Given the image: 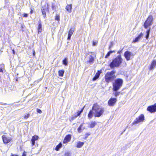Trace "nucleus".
<instances>
[{"label": "nucleus", "instance_id": "obj_1", "mask_svg": "<svg viewBox=\"0 0 156 156\" xmlns=\"http://www.w3.org/2000/svg\"><path fill=\"white\" fill-rule=\"evenodd\" d=\"M104 111V108L101 107L97 103H95L93 105L92 109L90 111L88 114V118L91 119L93 115L95 117H99L102 115Z\"/></svg>", "mask_w": 156, "mask_h": 156}, {"label": "nucleus", "instance_id": "obj_2", "mask_svg": "<svg viewBox=\"0 0 156 156\" xmlns=\"http://www.w3.org/2000/svg\"><path fill=\"white\" fill-rule=\"evenodd\" d=\"M122 61L121 55H119L112 60L109 64V66L112 69L118 67L121 64Z\"/></svg>", "mask_w": 156, "mask_h": 156}, {"label": "nucleus", "instance_id": "obj_3", "mask_svg": "<svg viewBox=\"0 0 156 156\" xmlns=\"http://www.w3.org/2000/svg\"><path fill=\"white\" fill-rule=\"evenodd\" d=\"M116 72L115 70H112L107 72L105 76L106 82L108 83L111 82L116 78V76L115 74Z\"/></svg>", "mask_w": 156, "mask_h": 156}, {"label": "nucleus", "instance_id": "obj_4", "mask_svg": "<svg viewBox=\"0 0 156 156\" xmlns=\"http://www.w3.org/2000/svg\"><path fill=\"white\" fill-rule=\"evenodd\" d=\"M123 80L122 79H116L113 83V91H118L122 86Z\"/></svg>", "mask_w": 156, "mask_h": 156}, {"label": "nucleus", "instance_id": "obj_5", "mask_svg": "<svg viewBox=\"0 0 156 156\" xmlns=\"http://www.w3.org/2000/svg\"><path fill=\"white\" fill-rule=\"evenodd\" d=\"M153 22V16L151 15L149 16L144 23V26L145 28L147 29L148 27L151 26Z\"/></svg>", "mask_w": 156, "mask_h": 156}, {"label": "nucleus", "instance_id": "obj_6", "mask_svg": "<svg viewBox=\"0 0 156 156\" xmlns=\"http://www.w3.org/2000/svg\"><path fill=\"white\" fill-rule=\"evenodd\" d=\"M144 117L143 115H141L138 117L136 118L133 123V125L137 124L140 122H143L144 120Z\"/></svg>", "mask_w": 156, "mask_h": 156}, {"label": "nucleus", "instance_id": "obj_7", "mask_svg": "<svg viewBox=\"0 0 156 156\" xmlns=\"http://www.w3.org/2000/svg\"><path fill=\"white\" fill-rule=\"evenodd\" d=\"M134 55L132 53L127 51L124 53V56L127 61H129L131 57H133Z\"/></svg>", "mask_w": 156, "mask_h": 156}, {"label": "nucleus", "instance_id": "obj_8", "mask_svg": "<svg viewBox=\"0 0 156 156\" xmlns=\"http://www.w3.org/2000/svg\"><path fill=\"white\" fill-rule=\"evenodd\" d=\"M147 110L151 113L155 112H156V103L148 106Z\"/></svg>", "mask_w": 156, "mask_h": 156}, {"label": "nucleus", "instance_id": "obj_9", "mask_svg": "<svg viewBox=\"0 0 156 156\" xmlns=\"http://www.w3.org/2000/svg\"><path fill=\"white\" fill-rule=\"evenodd\" d=\"M117 101L115 98H111L108 101V105L110 106H113Z\"/></svg>", "mask_w": 156, "mask_h": 156}, {"label": "nucleus", "instance_id": "obj_10", "mask_svg": "<svg viewBox=\"0 0 156 156\" xmlns=\"http://www.w3.org/2000/svg\"><path fill=\"white\" fill-rule=\"evenodd\" d=\"M3 142L5 144H7L9 143L11 140L10 138L6 137L5 135H3L2 136Z\"/></svg>", "mask_w": 156, "mask_h": 156}, {"label": "nucleus", "instance_id": "obj_11", "mask_svg": "<svg viewBox=\"0 0 156 156\" xmlns=\"http://www.w3.org/2000/svg\"><path fill=\"white\" fill-rule=\"evenodd\" d=\"M71 138V136L70 135L68 134L67 135L64 139L63 143L64 144L67 143L70 141Z\"/></svg>", "mask_w": 156, "mask_h": 156}, {"label": "nucleus", "instance_id": "obj_12", "mask_svg": "<svg viewBox=\"0 0 156 156\" xmlns=\"http://www.w3.org/2000/svg\"><path fill=\"white\" fill-rule=\"evenodd\" d=\"M143 34L142 33H141L133 41V43H136L138 42L140 39L142 37Z\"/></svg>", "mask_w": 156, "mask_h": 156}, {"label": "nucleus", "instance_id": "obj_13", "mask_svg": "<svg viewBox=\"0 0 156 156\" xmlns=\"http://www.w3.org/2000/svg\"><path fill=\"white\" fill-rule=\"evenodd\" d=\"M94 57L91 55H90L89 58V60L87 61V63H89L90 64H91L94 62Z\"/></svg>", "mask_w": 156, "mask_h": 156}, {"label": "nucleus", "instance_id": "obj_14", "mask_svg": "<svg viewBox=\"0 0 156 156\" xmlns=\"http://www.w3.org/2000/svg\"><path fill=\"white\" fill-rule=\"evenodd\" d=\"M38 138V136H35V135L34 136L32 137V138L31 139V143H32V146H34L35 145V141L36 140H37Z\"/></svg>", "mask_w": 156, "mask_h": 156}, {"label": "nucleus", "instance_id": "obj_15", "mask_svg": "<svg viewBox=\"0 0 156 156\" xmlns=\"http://www.w3.org/2000/svg\"><path fill=\"white\" fill-rule=\"evenodd\" d=\"M37 29L38 33L41 32L42 30L41 22L40 20L38 21V26Z\"/></svg>", "mask_w": 156, "mask_h": 156}, {"label": "nucleus", "instance_id": "obj_16", "mask_svg": "<svg viewBox=\"0 0 156 156\" xmlns=\"http://www.w3.org/2000/svg\"><path fill=\"white\" fill-rule=\"evenodd\" d=\"M46 7L45 6L44 7H42V8L41 9V12L42 13V15L43 16V17L44 18H45L46 16Z\"/></svg>", "mask_w": 156, "mask_h": 156}, {"label": "nucleus", "instance_id": "obj_17", "mask_svg": "<svg viewBox=\"0 0 156 156\" xmlns=\"http://www.w3.org/2000/svg\"><path fill=\"white\" fill-rule=\"evenodd\" d=\"M97 124L96 122L95 121H92L90 123L89 125V126L90 128H94Z\"/></svg>", "mask_w": 156, "mask_h": 156}, {"label": "nucleus", "instance_id": "obj_18", "mask_svg": "<svg viewBox=\"0 0 156 156\" xmlns=\"http://www.w3.org/2000/svg\"><path fill=\"white\" fill-rule=\"evenodd\" d=\"M66 9L68 12H71L72 9V4L67 5L66 6Z\"/></svg>", "mask_w": 156, "mask_h": 156}, {"label": "nucleus", "instance_id": "obj_19", "mask_svg": "<svg viewBox=\"0 0 156 156\" xmlns=\"http://www.w3.org/2000/svg\"><path fill=\"white\" fill-rule=\"evenodd\" d=\"M84 144V143L79 141L77 143V144L76 145V147L77 148H79L81 147Z\"/></svg>", "mask_w": 156, "mask_h": 156}, {"label": "nucleus", "instance_id": "obj_20", "mask_svg": "<svg viewBox=\"0 0 156 156\" xmlns=\"http://www.w3.org/2000/svg\"><path fill=\"white\" fill-rule=\"evenodd\" d=\"M155 62L153 61L152 62L150 67V70H153L154 69V67L156 65V63H155Z\"/></svg>", "mask_w": 156, "mask_h": 156}, {"label": "nucleus", "instance_id": "obj_21", "mask_svg": "<svg viewBox=\"0 0 156 156\" xmlns=\"http://www.w3.org/2000/svg\"><path fill=\"white\" fill-rule=\"evenodd\" d=\"M150 30H151V29H150V28L146 32V34L145 36V37L146 38L147 40L149 38Z\"/></svg>", "mask_w": 156, "mask_h": 156}, {"label": "nucleus", "instance_id": "obj_22", "mask_svg": "<svg viewBox=\"0 0 156 156\" xmlns=\"http://www.w3.org/2000/svg\"><path fill=\"white\" fill-rule=\"evenodd\" d=\"M112 52H115V51H112L110 50L109 51L107 54L106 55L105 57V58H108L110 55L111 54Z\"/></svg>", "mask_w": 156, "mask_h": 156}, {"label": "nucleus", "instance_id": "obj_23", "mask_svg": "<svg viewBox=\"0 0 156 156\" xmlns=\"http://www.w3.org/2000/svg\"><path fill=\"white\" fill-rule=\"evenodd\" d=\"M62 63L65 66H67L68 64V58H65L64 59L62 60Z\"/></svg>", "mask_w": 156, "mask_h": 156}, {"label": "nucleus", "instance_id": "obj_24", "mask_svg": "<svg viewBox=\"0 0 156 156\" xmlns=\"http://www.w3.org/2000/svg\"><path fill=\"white\" fill-rule=\"evenodd\" d=\"M115 91V93H113V94H114V96L115 97H117L119 95L121 94H122V93H121V92H118L117 91Z\"/></svg>", "mask_w": 156, "mask_h": 156}, {"label": "nucleus", "instance_id": "obj_25", "mask_svg": "<svg viewBox=\"0 0 156 156\" xmlns=\"http://www.w3.org/2000/svg\"><path fill=\"white\" fill-rule=\"evenodd\" d=\"M58 75L59 76L62 77L63 76L64 73V70H60L58 71Z\"/></svg>", "mask_w": 156, "mask_h": 156}, {"label": "nucleus", "instance_id": "obj_26", "mask_svg": "<svg viewBox=\"0 0 156 156\" xmlns=\"http://www.w3.org/2000/svg\"><path fill=\"white\" fill-rule=\"evenodd\" d=\"M77 116L76 115V114H75L74 115H72V116L70 117L69 120L70 122H71L73 120H74L75 119H76Z\"/></svg>", "mask_w": 156, "mask_h": 156}, {"label": "nucleus", "instance_id": "obj_27", "mask_svg": "<svg viewBox=\"0 0 156 156\" xmlns=\"http://www.w3.org/2000/svg\"><path fill=\"white\" fill-rule=\"evenodd\" d=\"M74 31V29L73 28H71L69 32L68 35L71 36L72 35Z\"/></svg>", "mask_w": 156, "mask_h": 156}, {"label": "nucleus", "instance_id": "obj_28", "mask_svg": "<svg viewBox=\"0 0 156 156\" xmlns=\"http://www.w3.org/2000/svg\"><path fill=\"white\" fill-rule=\"evenodd\" d=\"M62 144L60 143L58 145L56 146L55 150L57 151H58L59 149L62 147Z\"/></svg>", "mask_w": 156, "mask_h": 156}, {"label": "nucleus", "instance_id": "obj_29", "mask_svg": "<svg viewBox=\"0 0 156 156\" xmlns=\"http://www.w3.org/2000/svg\"><path fill=\"white\" fill-rule=\"evenodd\" d=\"M4 65L3 64L0 65V72L2 73L3 72V70L4 69Z\"/></svg>", "mask_w": 156, "mask_h": 156}, {"label": "nucleus", "instance_id": "obj_30", "mask_svg": "<svg viewBox=\"0 0 156 156\" xmlns=\"http://www.w3.org/2000/svg\"><path fill=\"white\" fill-rule=\"evenodd\" d=\"M83 124H82L80 125L79 126L78 128L77 129L78 132L79 133H80L81 132V130L82 129V126H83Z\"/></svg>", "mask_w": 156, "mask_h": 156}, {"label": "nucleus", "instance_id": "obj_31", "mask_svg": "<svg viewBox=\"0 0 156 156\" xmlns=\"http://www.w3.org/2000/svg\"><path fill=\"white\" fill-rule=\"evenodd\" d=\"M99 74L98 73H96L95 76L93 78V80L94 81L97 80L99 77Z\"/></svg>", "mask_w": 156, "mask_h": 156}, {"label": "nucleus", "instance_id": "obj_32", "mask_svg": "<svg viewBox=\"0 0 156 156\" xmlns=\"http://www.w3.org/2000/svg\"><path fill=\"white\" fill-rule=\"evenodd\" d=\"M51 8L53 10L56 11V6L55 3H52L51 5Z\"/></svg>", "mask_w": 156, "mask_h": 156}, {"label": "nucleus", "instance_id": "obj_33", "mask_svg": "<svg viewBox=\"0 0 156 156\" xmlns=\"http://www.w3.org/2000/svg\"><path fill=\"white\" fill-rule=\"evenodd\" d=\"M71 154L70 152H65L64 156H71Z\"/></svg>", "mask_w": 156, "mask_h": 156}, {"label": "nucleus", "instance_id": "obj_34", "mask_svg": "<svg viewBox=\"0 0 156 156\" xmlns=\"http://www.w3.org/2000/svg\"><path fill=\"white\" fill-rule=\"evenodd\" d=\"M114 44L113 42H111L110 43V45L109 47V49L111 48L114 45Z\"/></svg>", "mask_w": 156, "mask_h": 156}, {"label": "nucleus", "instance_id": "obj_35", "mask_svg": "<svg viewBox=\"0 0 156 156\" xmlns=\"http://www.w3.org/2000/svg\"><path fill=\"white\" fill-rule=\"evenodd\" d=\"M30 115V114H26L25 115L24 117L23 118L24 119H27L29 117Z\"/></svg>", "mask_w": 156, "mask_h": 156}, {"label": "nucleus", "instance_id": "obj_36", "mask_svg": "<svg viewBox=\"0 0 156 156\" xmlns=\"http://www.w3.org/2000/svg\"><path fill=\"white\" fill-rule=\"evenodd\" d=\"M55 20H56L59 21L60 20V17L58 15H56L55 16Z\"/></svg>", "mask_w": 156, "mask_h": 156}, {"label": "nucleus", "instance_id": "obj_37", "mask_svg": "<svg viewBox=\"0 0 156 156\" xmlns=\"http://www.w3.org/2000/svg\"><path fill=\"white\" fill-rule=\"evenodd\" d=\"M90 135L89 133H87L85 134V136L84 138H83L84 140H86L88 136H89Z\"/></svg>", "mask_w": 156, "mask_h": 156}, {"label": "nucleus", "instance_id": "obj_38", "mask_svg": "<svg viewBox=\"0 0 156 156\" xmlns=\"http://www.w3.org/2000/svg\"><path fill=\"white\" fill-rule=\"evenodd\" d=\"M97 42L96 41H93V46H95L97 44Z\"/></svg>", "mask_w": 156, "mask_h": 156}, {"label": "nucleus", "instance_id": "obj_39", "mask_svg": "<svg viewBox=\"0 0 156 156\" xmlns=\"http://www.w3.org/2000/svg\"><path fill=\"white\" fill-rule=\"evenodd\" d=\"M37 112H38L40 114H41V113H42V112L41 111V110L40 109H37Z\"/></svg>", "mask_w": 156, "mask_h": 156}, {"label": "nucleus", "instance_id": "obj_40", "mask_svg": "<svg viewBox=\"0 0 156 156\" xmlns=\"http://www.w3.org/2000/svg\"><path fill=\"white\" fill-rule=\"evenodd\" d=\"M81 113L80 112V111H79L77 112L75 114H76V115L77 116H79Z\"/></svg>", "mask_w": 156, "mask_h": 156}, {"label": "nucleus", "instance_id": "obj_41", "mask_svg": "<svg viewBox=\"0 0 156 156\" xmlns=\"http://www.w3.org/2000/svg\"><path fill=\"white\" fill-rule=\"evenodd\" d=\"M122 49L119 51L117 52V54H119V55H120V54L121 53H122Z\"/></svg>", "mask_w": 156, "mask_h": 156}, {"label": "nucleus", "instance_id": "obj_42", "mask_svg": "<svg viewBox=\"0 0 156 156\" xmlns=\"http://www.w3.org/2000/svg\"><path fill=\"white\" fill-rule=\"evenodd\" d=\"M28 14L27 13H24L23 14V17H27L28 16Z\"/></svg>", "mask_w": 156, "mask_h": 156}, {"label": "nucleus", "instance_id": "obj_43", "mask_svg": "<svg viewBox=\"0 0 156 156\" xmlns=\"http://www.w3.org/2000/svg\"><path fill=\"white\" fill-rule=\"evenodd\" d=\"M71 36L69 35L68 34V38H67V40H70V39H71Z\"/></svg>", "mask_w": 156, "mask_h": 156}, {"label": "nucleus", "instance_id": "obj_44", "mask_svg": "<svg viewBox=\"0 0 156 156\" xmlns=\"http://www.w3.org/2000/svg\"><path fill=\"white\" fill-rule=\"evenodd\" d=\"M85 107V106H84V107L82 108L81 110H80V112L81 113L83 112V109H84V108Z\"/></svg>", "mask_w": 156, "mask_h": 156}, {"label": "nucleus", "instance_id": "obj_45", "mask_svg": "<svg viewBox=\"0 0 156 156\" xmlns=\"http://www.w3.org/2000/svg\"><path fill=\"white\" fill-rule=\"evenodd\" d=\"M26 152L25 151H24L22 155V156H26Z\"/></svg>", "mask_w": 156, "mask_h": 156}, {"label": "nucleus", "instance_id": "obj_46", "mask_svg": "<svg viewBox=\"0 0 156 156\" xmlns=\"http://www.w3.org/2000/svg\"><path fill=\"white\" fill-rule=\"evenodd\" d=\"M101 73V72L100 71H98L97 72V73H98L99 74V75L100 76V74Z\"/></svg>", "mask_w": 156, "mask_h": 156}, {"label": "nucleus", "instance_id": "obj_47", "mask_svg": "<svg viewBox=\"0 0 156 156\" xmlns=\"http://www.w3.org/2000/svg\"><path fill=\"white\" fill-rule=\"evenodd\" d=\"M18 155H14L12 154H11V156H17Z\"/></svg>", "mask_w": 156, "mask_h": 156}, {"label": "nucleus", "instance_id": "obj_48", "mask_svg": "<svg viewBox=\"0 0 156 156\" xmlns=\"http://www.w3.org/2000/svg\"><path fill=\"white\" fill-rule=\"evenodd\" d=\"M33 10L32 9H31V11H30V14H31L33 13Z\"/></svg>", "mask_w": 156, "mask_h": 156}, {"label": "nucleus", "instance_id": "obj_49", "mask_svg": "<svg viewBox=\"0 0 156 156\" xmlns=\"http://www.w3.org/2000/svg\"><path fill=\"white\" fill-rule=\"evenodd\" d=\"M12 52H13V54H14H14H15V51H14V50H12Z\"/></svg>", "mask_w": 156, "mask_h": 156}, {"label": "nucleus", "instance_id": "obj_50", "mask_svg": "<svg viewBox=\"0 0 156 156\" xmlns=\"http://www.w3.org/2000/svg\"><path fill=\"white\" fill-rule=\"evenodd\" d=\"M153 61H155V63H156V61H155V60H153Z\"/></svg>", "mask_w": 156, "mask_h": 156}, {"label": "nucleus", "instance_id": "obj_51", "mask_svg": "<svg viewBox=\"0 0 156 156\" xmlns=\"http://www.w3.org/2000/svg\"><path fill=\"white\" fill-rule=\"evenodd\" d=\"M93 52H90V53L91 54H93Z\"/></svg>", "mask_w": 156, "mask_h": 156}, {"label": "nucleus", "instance_id": "obj_52", "mask_svg": "<svg viewBox=\"0 0 156 156\" xmlns=\"http://www.w3.org/2000/svg\"><path fill=\"white\" fill-rule=\"evenodd\" d=\"M33 55H35V53H34V52L33 53Z\"/></svg>", "mask_w": 156, "mask_h": 156}, {"label": "nucleus", "instance_id": "obj_53", "mask_svg": "<svg viewBox=\"0 0 156 156\" xmlns=\"http://www.w3.org/2000/svg\"><path fill=\"white\" fill-rule=\"evenodd\" d=\"M48 5H47V8H48Z\"/></svg>", "mask_w": 156, "mask_h": 156}]
</instances>
